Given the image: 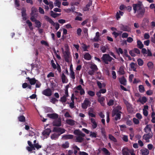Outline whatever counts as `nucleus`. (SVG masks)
Listing matches in <instances>:
<instances>
[{"label":"nucleus","instance_id":"6ab92c4d","mask_svg":"<svg viewBox=\"0 0 155 155\" xmlns=\"http://www.w3.org/2000/svg\"><path fill=\"white\" fill-rule=\"evenodd\" d=\"M61 78L62 82L63 83H67L68 82V80L66 76L64 73H62L61 75Z\"/></svg>","mask_w":155,"mask_h":155},{"label":"nucleus","instance_id":"4c0bfd02","mask_svg":"<svg viewBox=\"0 0 155 155\" xmlns=\"http://www.w3.org/2000/svg\"><path fill=\"white\" fill-rule=\"evenodd\" d=\"M69 147V143L68 141L65 142V143H63L62 145V147L65 149L68 148Z\"/></svg>","mask_w":155,"mask_h":155},{"label":"nucleus","instance_id":"f3484780","mask_svg":"<svg viewBox=\"0 0 155 155\" xmlns=\"http://www.w3.org/2000/svg\"><path fill=\"white\" fill-rule=\"evenodd\" d=\"M140 151L142 155H148L149 153V150L146 148L142 149Z\"/></svg>","mask_w":155,"mask_h":155},{"label":"nucleus","instance_id":"ea45409f","mask_svg":"<svg viewBox=\"0 0 155 155\" xmlns=\"http://www.w3.org/2000/svg\"><path fill=\"white\" fill-rule=\"evenodd\" d=\"M67 97L64 96H63L60 98V101L62 103H65L67 101Z\"/></svg>","mask_w":155,"mask_h":155},{"label":"nucleus","instance_id":"9d476101","mask_svg":"<svg viewBox=\"0 0 155 155\" xmlns=\"http://www.w3.org/2000/svg\"><path fill=\"white\" fill-rule=\"evenodd\" d=\"M26 79L29 81L31 85H34L38 81V80L35 79V78H30L29 77L26 78Z\"/></svg>","mask_w":155,"mask_h":155},{"label":"nucleus","instance_id":"774afa93","mask_svg":"<svg viewBox=\"0 0 155 155\" xmlns=\"http://www.w3.org/2000/svg\"><path fill=\"white\" fill-rule=\"evenodd\" d=\"M122 139L125 142H127L128 141V136L127 135H124Z\"/></svg>","mask_w":155,"mask_h":155},{"label":"nucleus","instance_id":"5701e85b","mask_svg":"<svg viewBox=\"0 0 155 155\" xmlns=\"http://www.w3.org/2000/svg\"><path fill=\"white\" fill-rule=\"evenodd\" d=\"M84 58L86 60H90L91 58V55L88 53H85L84 55Z\"/></svg>","mask_w":155,"mask_h":155},{"label":"nucleus","instance_id":"7ed1b4c3","mask_svg":"<svg viewBox=\"0 0 155 155\" xmlns=\"http://www.w3.org/2000/svg\"><path fill=\"white\" fill-rule=\"evenodd\" d=\"M44 18L47 21L49 22L53 26H55V28L56 30H58L59 28L60 25L58 23H55L48 16L45 15L44 16Z\"/></svg>","mask_w":155,"mask_h":155},{"label":"nucleus","instance_id":"39448f33","mask_svg":"<svg viewBox=\"0 0 155 155\" xmlns=\"http://www.w3.org/2000/svg\"><path fill=\"white\" fill-rule=\"evenodd\" d=\"M42 93L46 96L50 97L51 95L52 92L50 88H48L42 91Z\"/></svg>","mask_w":155,"mask_h":155},{"label":"nucleus","instance_id":"393cba45","mask_svg":"<svg viewBox=\"0 0 155 155\" xmlns=\"http://www.w3.org/2000/svg\"><path fill=\"white\" fill-rule=\"evenodd\" d=\"M66 122L68 124L71 126H73L75 124V121L72 119L67 120H66Z\"/></svg>","mask_w":155,"mask_h":155},{"label":"nucleus","instance_id":"cd10ccee","mask_svg":"<svg viewBox=\"0 0 155 155\" xmlns=\"http://www.w3.org/2000/svg\"><path fill=\"white\" fill-rule=\"evenodd\" d=\"M137 47L140 49H142L143 47V45L142 42L140 40L137 41Z\"/></svg>","mask_w":155,"mask_h":155},{"label":"nucleus","instance_id":"13d9d810","mask_svg":"<svg viewBox=\"0 0 155 155\" xmlns=\"http://www.w3.org/2000/svg\"><path fill=\"white\" fill-rule=\"evenodd\" d=\"M31 17L30 18V20L31 21L33 22H35L37 20L35 18L34 15H31Z\"/></svg>","mask_w":155,"mask_h":155},{"label":"nucleus","instance_id":"f8f14e48","mask_svg":"<svg viewBox=\"0 0 155 155\" xmlns=\"http://www.w3.org/2000/svg\"><path fill=\"white\" fill-rule=\"evenodd\" d=\"M75 88L78 90L80 91V94L81 95H84V94L85 91L82 88L81 85H79Z\"/></svg>","mask_w":155,"mask_h":155},{"label":"nucleus","instance_id":"1a4fd4ad","mask_svg":"<svg viewBox=\"0 0 155 155\" xmlns=\"http://www.w3.org/2000/svg\"><path fill=\"white\" fill-rule=\"evenodd\" d=\"M64 57L65 61L67 62H69V59L70 58V53L68 51H66L64 54Z\"/></svg>","mask_w":155,"mask_h":155},{"label":"nucleus","instance_id":"20e7f679","mask_svg":"<svg viewBox=\"0 0 155 155\" xmlns=\"http://www.w3.org/2000/svg\"><path fill=\"white\" fill-rule=\"evenodd\" d=\"M153 136V133H149L148 134H145L143 136V139L145 140L146 142H149L150 141L149 139L152 137Z\"/></svg>","mask_w":155,"mask_h":155},{"label":"nucleus","instance_id":"5fc2aeb1","mask_svg":"<svg viewBox=\"0 0 155 155\" xmlns=\"http://www.w3.org/2000/svg\"><path fill=\"white\" fill-rule=\"evenodd\" d=\"M93 110H91L89 111V112L88 113V115L91 117H96L95 115L94 114L90 112H93Z\"/></svg>","mask_w":155,"mask_h":155},{"label":"nucleus","instance_id":"864d4df0","mask_svg":"<svg viewBox=\"0 0 155 155\" xmlns=\"http://www.w3.org/2000/svg\"><path fill=\"white\" fill-rule=\"evenodd\" d=\"M133 122L135 124H138L139 123V120L134 117L133 118Z\"/></svg>","mask_w":155,"mask_h":155},{"label":"nucleus","instance_id":"09e8293b","mask_svg":"<svg viewBox=\"0 0 155 155\" xmlns=\"http://www.w3.org/2000/svg\"><path fill=\"white\" fill-rule=\"evenodd\" d=\"M101 133L102 136L104 137V138H106L107 136L104 129H102L101 130Z\"/></svg>","mask_w":155,"mask_h":155},{"label":"nucleus","instance_id":"052dcab7","mask_svg":"<svg viewBox=\"0 0 155 155\" xmlns=\"http://www.w3.org/2000/svg\"><path fill=\"white\" fill-rule=\"evenodd\" d=\"M51 66L54 69H56L57 68V66L55 64V63L54 62V61L53 60H52L51 61Z\"/></svg>","mask_w":155,"mask_h":155},{"label":"nucleus","instance_id":"3c124183","mask_svg":"<svg viewBox=\"0 0 155 155\" xmlns=\"http://www.w3.org/2000/svg\"><path fill=\"white\" fill-rule=\"evenodd\" d=\"M45 110L47 112H52L53 110L52 108L49 107H47L45 108Z\"/></svg>","mask_w":155,"mask_h":155},{"label":"nucleus","instance_id":"8fccbe9b","mask_svg":"<svg viewBox=\"0 0 155 155\" xmlns=\"http://www.w3.org/2000/svg\"><path fill=\"white\" fill-rule=\"evenodd\" d=\"M119 73L120 74L123 75L124 74V71L123 68L120 67L119 69Z\"/></svg>","mask_w":155,"mask_h":155},{"label":"nucleus","instance_id":"aec40b11","mask_svg":"<svg viewBox=\"0 0 155 155\" xmlns=\"http://www.w3.org/2000/svg\"><path fill=\"white\" fill-rule=\"evenodd\" d=\"M147 101V99L145 97H143L141 99L140 98H139V99L137 101V102H140L141 103L143 104L144 103L146 102Z\"/></svg>","mask_w":155,"mask_h":155},{"label":"nucleus","instance_id":"e2e57ef3","mask_svg":"<svg viewBox=\"0 0 155 155\" xmlns=\"http://www.w3.org/2000/svg\"><path fill=\"white\" fill-rule=\"evenodd\" d=\"M38 11L41 14H44L45 13L44 9L40 7L39 8Z\"/></svg>","mask_w":155,"mask_h":155},{"label":"nucleus","instance_id":"e433bc0d","mask_svg":"<svg viewBox=\"0 0 155 155\" xmlns=\"http://www.w3.org/2000/svg\"><path fill=\"white\" fill-rule=\"evenodd\" d=\"M26 23L28 25L30 29L31 30H32L33 28L32 27V23L28 20L26 21Z\"/></svg>","mask_w":155,"mask_h":155},{"label":"nucleus","instance_id":"49530a36","mask_svg":"<svg viewBox=\"0 0 155 155\" xmlns=\"http://www.w3.org/2000/svg\"><path fill=\"white\" fill-rule=\"evenodd\" d=\"M38 12V9L34 7H33L31 8V15H34L35 13Z\"/></svg>","mask_w":155,"mask_h":155},{"label":"nucleus","instance_id":"c756f323","mask_svg":"<svg viewBox=\"0 0 155 155\" xmlns=\"http://www.w3.org/2000/svg\"><path fill=\"white\" fill-rule=\"evenodd\" d=\"M109 138L111 141H113L114 142H117L116 139L111 134L109 135Z\"/></svg>","mask_w":155,"mask_h":155},{"label":"nucleus","instance_id":"2f4dec72","mask_svg":"<svg viewBox=\"0 0 155 155\" xmlns=\"http://www.w3.org/2000/svg\"><path fill=\"white\" fill-rule=\"evenodd\" d=\"M84 138L80 136H78L76 138V141L79 143H81L83 140Z\"/></svg>","mask_w":155,"mask_h":155},{"label":"nucleus","instance_id":"338daca9","mask_svg":"<svg viewBox=\"0 0 155 155\" xmlns=\"http://www.w3.org/2000/svg\"><path fill=\"white\" fill-rule=\"evenodd\" d=\"M153 94V91L151 90H148L146 92V94L148 95H151Z\"/></svg>","mask_w":155,"mask_h":155},{"label":"nucleus","instance_id":"a211bd4d","mask_svg":"<svg viewBox=\"0 0 155 155\" xmlns=\"http://www.w3.org/2000/svg\"><path fill=\"white\" fill-rule=\"evenodd\" d=\"M54 126L59 127L61 125V122L60 120H55L53 122Z\"/></svg>","mask_w":155,"mask_h":155},{"label":"nucleus","instance_id":"58836bf2","mask_svg":"<svg viewBox=\"0 0 155 155\" xmlns=\"http://www.w3.org/2000/svg\"><path fill=\"white\" fill-rule=\"evenodd\" d=\"M137 61L138 65L140 66H142L143 64V61L140 58H139L137 60Z\"/></svg>","mask_w":155,"mask_h":155},{"label":"nucleus","instance_id":"0eeeda50","mask_svg":"<svg viewBox=\"0 0 155 155\" xmlns=\"http://www.w3.org/2000/svg\"><path fill=\"white\" fill-rule=\"evenodd\" d=\"M119 27L120 30L124 31H129L130 30L129 27L127 25L121 24Z\"/></svg>","mask_w":155,"mask_h":155},{"label":"nucleus","instance_id":"de8ad7c7","mask_svg":"<svg viewBox=\"0 0 155 155\" xmlns=\"http://www.w3.org/2000/svg\"><path fill=\"white\" fill-rule=\"evenodd\" d=\"M90 136L91 137L96 138L97 137V134L94 132L91 131L90 132Z\"/></svg>","mask_w":155,"mask_h":155},{"label":"nucleus","instance_id":"412c9836","mask_svg":"<svg viewBox=\"0 0 155 155\" xmlns=\"http://www.w3.org/2000/svg\"><path fill=\"white\" fill-rule=\"evenodd\" d=\"M51 130L50 128H47L45 129L42 132L43 135L44 136H48L50 133L51 132Z\"/></svg>","mask_w":155,"mask_h":155},{"label":"nucleus","instance_id":"c9c22d12","mask_svg":"<svg viewBox=\"0 0 155 155\" xmlns=\"http://www.w3.org/2000/svg\"><path fill=\"white\" fill-rule=\"evenodd\" d=\"M116 51L117 54L119 55H120V53L121 54H122L123 53V51L122 49L120 48L117 49L116 48Z\"/></svg>","mask_w":155,"mask_h":155},{"label":"nucleus","instance_id":"6e6552de","mask_svg":"<svg viewBox=\"0 0 155 155\" xmlns=\"http://www.w3.org/2000/svg\"><path fill=\"white\" fill-rule=\"evenodd\" d=\"M120 83L124 86L127 85V80L124 76H123L118 79Z\"/></svg>","mask_w":155,"mask_h":155},{"label":"nucleus","instance_id":"f03ea898","mask_svg":"<svg viewBox=\"0 0 155 155\" xmlns=\"http://www.w3.org/2000/svg\"><path fill=\"white\" fill-rule=\"evenodd\" d=\"M102 61L106 64H108L109 62H111L113 58L110 57L109 54H103L102 57L101 58Z\"/></svg>","mask_w":155,"mask_h":155},{"label":"nucleus","instance_id":"79ce46f5","mask_svg":"<svg viewBox=\"0 0 155 155\" xmlns=\"http://www.w3.org/2000/svg\"><path fill=\"white\" fill-rule=\"evenodd\" d=\"M70 77L72 79L74 80L75 79V75L74 72L73 70H71L70 74Z\"/></svg>","mask_w":155,"mask_h":155},{"label":"nucleus","instance_id":"4be33fe9","mask_svg":"<svg viewBox=\"0 0 155 155\" xmlns=\"http://www.w3.org/2000/svg\"><path fill=\"white\" fill-rule=\"evenodd\" d=\"M74 136L72 135H63L62 138L64 139H71L73 138Z\"/></svg>","mask_w":155,"mask_h":155},{"label":"nucleus","instance_id":"680f3d73","mask_svg":"<svg viewBox=\"0 0 155 155\" xmlns=\"http://www.w3.org/2000/svg\"><path fill=\"white\" fill-rule=\"evenodd\" d=\"M34 145L35 147L37 150L41 148V146L39 145L38 143H35V144H34Z\"/></svg>","mask_w":155,"mask_h":155},{"label":"nucleus","instance_id":"4468645a","mask_svg":"<svg viewBox=\"0 0 155 155\" xmlns=\"http://www.w3.org/2000/svg\"><path fill=\"white\" fill-rule=\"evenodd\" d=\"M47 116L51 119H56L58 118V115L56 113L48 114Z\"/></svg>","mask_w":155,"mask_h":155},{"label":"nucleus","instance_id":"603ef678","mask_svg":"<svg viewBox=\"0 0 155 155\" xmlns=\"http://www.w3.org/2000/svg\"><path fill=\"white\" fill-rule=\"evenodd\" d=\"M114 104V101L112 99L110 100L107 103V105L109 106H112Z\"/></svg>","mask_w":155,"mask_h":155},{"label":"nucleus","instance_id":"4d7b16f0","mask_svg":"<svg viewBox=\"0 0 155 155\" xmlns=\"http://www.w3.org/2000/svg\"><path fill=\"white\" fill-rule=\"evenodd\" d=\"M58 100L54 97H52L51 98L50 102L53 104H55L56 102L58 101Z\"/></svg>","mask_w":155,"mask_h":155},{"label":"nucleus","instance_id":"72a5a7b5","mask_svg":"<svg viewBox=\"0 0 155 155\" xmlns=\"http://www.w3.org/2000/svg\"><path fill=\"white\" fill-rule=\"evenodd\" d=\"M102 150L104 152L105 155H110V152L106 148H103L102 149Z\"/></svg>","mask_w":155,"mask_h":155},{"label":"nucleus","instance_id":"473e14b6","mask_svg":"<svg viewBox=\"0 0 155 155\" xmlns=\"http://www.w3.org/2000/svg\"><path fill=\"white\" fill-rule=\"evenodd\" d=\"M60 134H52L51 136V138L52 140H56L58 138Z\"/></svg>","mask_w":155,"mask_h":155},{"label":"nucleus","instance_id":"c03bdc74","mask_svg":"<svg viewBox=\"0 0 155 155\" xmlns=\"http://www.w3.org/2000/svg\"><path fill=\"white\" fill-rule=\"evenodd\" d=\"M35 22L36 27L39 28L41 27V23L39 21L37 20Z\"/></svg>","mask_w":155,"mask_h":155},{"label":"nucleus","instance_id":"2eb2a0df","mask_svg":"<svg viewBox=\"0 0 155 155\" xmlns=\"http://www.w3.org/2000/svg\"><path fill=\"white\" fill-rule=\"evenodd\" d=\"M151 127L152 126L150 124L147 125L144 128V132L147 133L148 132H150V133L152 132Z\"/></svg>","mask_w":155,"mask_h":155},{"label":"nucleus","instance_id":"6e6d98bb","mask_svg":"<svg viewBox=\"0 0 155 155\" xmlns=\"http://www.w3.org/2000/svg\"><path fill=\"white\" fill-rule=\"evenodd\" d=\"M122 112L120 111L119 110L116 108L115 110H113V114H117L119 113H122Z\"/></svg>","mask_w":155,"mask_h":155},{"label":"nucleus","instance_id":"9b49d317","mask_svg":"<svg viewBox=\"0 0 155 155\" xmlns=\"http://www.w3.org/2000/svg\"><path fill=\"white\" fill-rule=\"evenodd\" d=\"M90 103V101H89L85 99L84 100V103L82 104V108L84 109H87Z\"/></svg>","mask_w":155,"mask_h":155},{"label":"nucleus","instance_id":"f704fd0d","mask_svg":"<svg viewBox=\"0 0 155 155\" xmlns=\"http://www.w3.org/2000/svg\"><path fill=\"white\" fill-rule=\"evenodd\" d=\"M120 113L114 114H113V116L115 115L114 119L115 120L117 121L118 120H119L120 119L121 114Z\"/></svg>","mask_w":155,"mask_h":155},{"label":"nucleus","instance_id":"bb28decb","mask_svg":"<svg viewBox=\"0 0 155 155\" xmlns=\"http://www.w3.org/2000/svg\"><path fill=\"white\" fill-rule=\"evenodd\" d=\"M128 111L130 113H132L133 111V109L132 105L130 104H128L127 106H126Z\"/></svg>","mask_w":155,"mask_h":155},{"label":"nucleus","instance_id":"bf43d9fd","mask_svg":"<svg viewBox=\"0 0 155 155\" xmlns=\"http://www.w3.org/2000/svg\"><path fill=\"white\" fill-rule=\"evenodd\" d=\"M55 6L60 8L61 5V2L58 0H56Z\"/></svg>","mask_w":155,"mask_h":155},{"label":"nucleus","instance_id":"7c9ffc66","mask_svg":"<svg viewBox=\"0 0 155 155\" xmlns=\"http://www.w3.org/2000/svg\"><path fill=\"white\" fill-rule=\"evenodd\" d=\"M90 68L94 72L97 71L98 70V68H97V65L95 64L91 65L90 67Z\"/></svg>","mask_w":155,"mask_h":155},{"label":"nucleus","instance_id":"69168bd1","mask_svg":"<svg viewBox=\"0 0 155 155\" xmlns=\"http://www.w3.org/2000/svg\"><path fill=\"white\" fill-rule=\"evenodd\" d=\"M105 100V98L104 97H101L98 98V101L99 102L104 101Z\"/></svg>","mask_w":155,"mask_h":155},{"label":"nucleus","instance_id":"37998d69","mask_svg":"<svg viewBox=\"0 0 155 155\" xmlns=\"http://www.w3.org/2000/svg\"><path fill=\"white\" fill-rule=\"evenodd\" d=\"M153 64L151 61L149 62L147 64V66L149 69H151L153 67Z\"/></svg>","mask_w":155,"mask_h":155},{"label":"nucleus","instance_id":"c85d7f7f","mask_svg":"<svg viewBox=\"0 0 155 155\" xmlns=\"http://www.w3.org/2000/svg\"><path fill=\"white\" fill-rule=\"evenodd\" d=\"M19 121L21 122H25V118L23 115L19 116L18 117Z\"/></svg>","mask_w":155,"mask_h":155},{"label":"nucleus","instance_id":"0e129e2a","mask_svg":"<svg viewBox=\"0 0 155 155\" xmlns=\"http://www.w3.org/2000/svg\"><path fill=\"white\" fill-rule=\"evenodd\" d=\"M82 32V30L81 28H78L77 29V33L78 36H80L81 35V32Z\"/></svg>","mask_w":155,"mask_h":155},{"label":"nucleus","instance_id":"b1692460","mask_svg":"<svg viewBox=\"0 0 155 155\" xmlns=\"http://www.w3.org/2000/svg\"><path fill=\"white\" fill-rule=\"evenodd\" d=\"M50 12L51 16L54 18H55L61 15V13H56L52 11H51Z\"/></svg>","mask_w":155,"mask_h":155},{"label":"nucleus","instance_id":"a18cd8bd","mask_svg":"<svg viewBox=\"0 0 155 155\" xmlns=\"http://www.w3.org/2000/svg\"><path fill=\"white\" fill-rule=\"evenodd\" d=\"M87 92L88 94L91 97H93L95 94V92L91 91H88Z\"/></svg>","mask_w":155,"mask_h":155},{"label":"nucleus","instance_id":"a19ab883","mask_svg":"<svg viewBox=\"0 0 155 155\" xmlns=\"http://www.w3.org/2000/svg\"><path fill=\"white\" fill-rule=\"evenodd\" d=\"M139 90L141 93H143L145 91L143 85H140L139 86Z\"/></svg>","mask_w":155,"mask_h":155},{"label":"nucleus","instance_id":"ddd939ff","mask_svg":"<svg viewBox=\"0 0 155 155\" xmlns=\"http://www.w3.org/2000/svg\"><path fill=\"white\" fill-rule=\"evenodd\" d=\"M130 150L127 147L124 148L122 150L123 155H130Z\"/></svg>","mask_w":155,"mask_h":155},{"label":"nucleus","instance_id":"f257e3e1","mask_svg":"<svg viewBox=\"0 0 155 155\" xmlns=\"http://www.w3.org/2000/svg\"><path fill=\"white\" fill-rule=\"evenodd\" d=\"M133 7L134 13H137V17L139 18H142L145 12V9L142 7L140 4H133Z\"/></svg>","mask_w":155,"mask_h":155},{"label":"nucleus","instance_id":"423d86ee","mask_svg":"<svg viewBox=\"0 0 155 155\" xmlns=\"http://www.w3.org/2000/svg\"><path fill=\"white\" fill-rule=\"evenodd\" d=\"M65 130L64 128H62L61 127H54L53 128V132H56L60 133L59 134H62L65 132Z\"/></svg>","mask_w":155,"mask_h":155},{"label":"nucleus","instance_id":"a878e982","mask_svg":"<svg viewBox=\"0 0 155 155\" xmlns=\"http://www.w3.org/2000/svg\"><path fill=\"white\" fill-rule=\"evenodd\" d=\"M100 35L99 32H97L96 33L95 37L93 38V40L94 41L97 42L99 40Z\"/></svg>","mask_w":155,"mask_h":155},{"label":"nucleus","instance_id":"dca6fc26","mask_svg":"<svg viewBox=\"0 0 155 155\" xmlns=\"http://www.w3.org/2000/svg\"><path fill=\"white\" fill-rule=\"evenodd\" d=\"M90 120L91 122L92 123V128L94 129L96 128L97 127V124L95 121V119L93 118H91Z\"/></svg>","mask_w":155,"mask_h":155}]
</instances>
